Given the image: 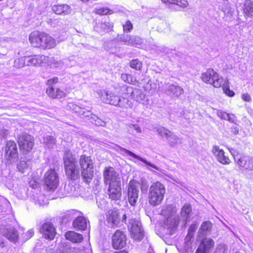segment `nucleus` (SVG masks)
I'll use <instances>...</instances> for the list:
<instances>
[{"label":"nucleus","instance_id":"1","mask_svg":"<svg viewBox=\"0 0 253 253\" xmlns=\"http://www.w3.org/2000/svg\"><path fill=\"white\" fill-rule=\"evenodd\" d=\"M103 181L107 186V194L111 201L121 200L122 187L119 173L112 167H106L103 171Z\"/></svg>","mask_w":253,"mask_h":253},{"label":"nucleus","instance_id":"2","mask_svg":"<svg viewBox=\"0 0 253 253\" xmlns=\"http://www.w3.org/2000/svg\"><path fill=\"white\" fill-rule=\"evenodd\" d=\"M28 40L31 47L42 50H49L56 46L55 39L49 34L35 30L29 35Z\"/></svg>","mask_w":253,"mask_h":253},{"label":"nucleus","instance_id":"3","mask_svg":"<svg viewBox=\"0 0 253 253\" xmlns=\"http://www.w3.org/2000/svg\"><path fill=\"white\" fill-rule=\"evenodd\" d=\"M63 161L67 177L72 180L78 179L80 177V171L77 165V160L70 150L64 151Z\"/></svg>","mask_w":253,"mask_h":253},{"label":"nucleus","instance_id":"4","mask_svg":"<svg viewBox=\"0 0 253 253\" xmlns=\"http://www.w3.org/2000/svg\"><path fill=\"white\" fill-rule=\"evenodd\" d=\"M166 193V189L164 184L159 181L153 182L148 194L149 204L154 207L160 205L164 199Z\"/></svg>","mask_w":253,"mask_h":253},{"label":"nucleus","instance_id":"5","mask_svg":"<svg viewBox=\"0 0 253 253\" xmlns=\"http://www.w3.org/2000/svg\"><path fill=\"white\" fill-rule=\"evenodd\" d=\"M81 173L83 181L89 184L94 177V162L90 156L83 154L79 160Z\"/></svg>","mask_w":253,"mask_h":253},{"label":"nucleus","instance_id":"6","mask_svg":"<svg viewBox=\"0 0 253 253\" xmlns=\"http://www.w3.org/2000/svg\"><path fill=\"white\" fill-rule=\"evenodd\" d=\"M59 82V78L57 77H53L46 81L45 84L47 87L45 92L49 98L60 99L67 96L68 93L62 88L55 86V84Z\"/></svg>","mask_w":253,"mask_h":253},{"label":"nucleus","instance_id":"7","mask_svg":"<svg viewBox=\"0 0 253 253\" xmlns=\"http://www.w3.org/2000/svg\"><path fill=\"white\" fill-rule=\"evenodd\" d=\"M201 79L203 83L209 84L215 88H220L224 83L225 79L220 76L212 68H208L202 73Z\"/></svg>","mask_w":253,"mask_h":253},{"label":"nucleus","instance_id":"8","mask_svg":"<svg viewBox=\"0 0 253 253\" xmlns=\"http://www.w3.org/2000/svg\"><path fill=\"white\" fill-rule=\"evenodd\" d=\"M105 218L108 226L112 228L119 227L122 223H126V214L122 215L117 208L108 210L105 214Z\"/></svg>","mask_w":253,"mask_h":253},{"label":"nucleus","instance_id":"9","mask_svg":"<svg viewBox=\"0 0 253 253\" xmlns=\"http://www.w3.org/2000/svg\"><path fill=\"white\" fill-rule=\"evenodd\" d=\"M17 142L21 153L23 155H27L31 152L35 145L34 137L28 133H21L18 135Z\"/></svg>","mask_w":253,"mask_h":253},{"label":"nucleus","instance_id":"10","mask_svg":"<svg viewBox=\"0 0 253 253\" xmlns=\"http://www.w3.org/2000/svg\"><path fill=\"white\" fill-rule=\"evenodd\" d=\"M228 150L232 155L235 163L240 168L250 170H253V159L239 154L235 148H229Z\"/></svg>","mask_w":253,"mask_h":253},{"label":"nucleus","instance_id":"11","mask_svg":"<svg viewBox=\"0 0 253 253\" xmlns=\"http://www.w3.org/2000/svg\"><path fill=\"white\" fill-rule=\"evenodd\" d=\"M127 240L125 232L121 229H117L111 237L112 248L116 250H122L126 245Z\"/></svg>","mask_w":253,"mask_h":253},{"label":"nucleus","instance_id":"12","mask_svg":"<svg viewBox=\"0 0 253 253\" xmlns=\"http://www.w3.org/2000/svg\"><path fill=\"white\" fill-rule=\"evenodd\" d=\"M4 152L5 159L9 163H11L19 158L18 147L14 140H9L6 142Z\"/></svg>","mask_w":253,"mask_h":253},{"label":"nucleus","instance_id":"13","mask_svg":"<svg viewBox=\"0 0 253 253\" xmlns=\"http://www.w3.org/2000/svg\"><path fill=\"white\" fill-rule=\"evenodd\" d=\"M43 182L50 190H54L59 184V178L55 169H50L44 173Z\"/></svg>","mask_w":253,"mask_h":253},{"label":"nucleus","instance_id":"14","mask_svg":"<svg viewBox=\"0 0 253 253\" xmlns=\"http://www.w3.org/2000/svg\"><path fill=\"white\" fill-rule=\"evenodd\" d=\"M138 184L139 182L136 180L131 179L127 185L126 197L128 203L132 206H135L138 200Z\"/></svg>","mask_w":253,"mask_h":253},{"label":"nucleus","instance_id":"15","mask_svg":"<svg viewBox=\"0 0 253 253\" xmlns=\"http://www.w3.org/2000/svg\"><path fill=\"white\" fill-rule=\"evenodd\" d=\"M40 232L42 237L48 241L53 240L56 235V229L52 223L45 222L40 228Z\"/></svg>","mask_w":253,"mask_h":253},{"label":"nucleus","instance_id":"16","mask_svg":"<svg viewBox=\"0 0 253 253\" xmlns=\"http://www.w3.org/2000/svg\"><path fill=\"white\" fill-rule=\"evenodd\" d=\"M27 57L29 66H42L43 64L48 63L49 60V57L43 54H35Z\"/></svg>","mask_w":253,"mask_h":253},{"label":"nucleus","instance_id":"17","mask_svg":"<svg viewBox=\"0 0 253 253\" xmlns=\"http://www.w3.org/2000/svg\"><path fill=\"white\" fill-rule=\"evenodd\" d=\"M51 10L56 15L67 16L72 13L73 9L70 5L66 3H57L51 6Z\"/></svg>","mask_w":253,"mask_h":253},{"label":"nucleus","instance_id":"18","mask_svg":"<svg viewBox=\"0 0 253 253\" xmlns=\"http://www.w3.org/2000/svg\"><path fill=\"white\" fill-rule=\"evenodd\" d=\"M212 152L216 157L218 162L224 165H229L231 161L229 157L225 155L224 150L220 149L217 146L214 145L212 147Z\"/></svg>","mask_w":253,"mask_h":253},{"label":"nucleus","instance_id":"19","mask_svg":"<svg viewBox=\"0 0 253 253\" xmlns=\"http://www.w3.org/2000/svg\"><path fill=\"white\" fill-rule=\"evenodd\" d=\"M214 245V242L212 239L205 238L201 241L195 253H208V251L213 248Z\"/></svg>","mask_w":253,"mask_h":253},{"label":"nucleus","instance_id":"20","mask_svg":"<svg viewBox=\"0 0 253 253\" xmlns=\"http://www.w3.org/2000/svg\"><path fill=\"white\" fill-rule=\"evenodd\" d=\"M72 226L77 230H85L87 228L85 218L83 216H77L73 221Z\"/></svg>","mask_w":253,"mask_h":253},{"label":"nucleus","instance_id":"21","mask_svg":"<svg viewBox=\"0 0 253 253\" xmlns=\"http://www.w3.org/2000/svg\"><path fill=\"white\" fill-rule=\"evenodd\" d=\"M242 12L245 17L253 18V0H245L242 7Z\"/></svg>","mask_w":253,"mask_h":253},{"label":"nucleus","instance_id":"22","mask_svg":"<svg viewBox=\"0 0 253 253\" xmlns=\"http://www.w3.org/2000/svg\"><path fill=\"white\" fill-rule=\"evenodd\" d=\"M65 239L74 243H80L83 240V236L81 234L74 231H68L65 234Z\"/></svg>","mask_w":253,"mask_h":253},{"label":"nucleus","instance_id":"23","mask_svg":"<svg viewBox=\"0 0 253 253\" xmlns=\"http://www.w3.org/2000/svg\"><path fill=\"white\" fill-rule=\"evenodd\" d=\"M120 94L125 99L132 97L134 95L133 88L126 85H124L121 88Z\"/></svg>","mask_w":253,"mask_h":253},{"label":"nucleus","instance_id":"24","mask_svg":"<svg viewBox=\"0 0 253 253\" xmlns=\"http://www.w3.org/2000/svg\"><path fill=\"white\" fill-rule=\"evenodd\" d=\"M4 236L9 241L16 242L18 239L19 235L15 229H9L5 233Z\"/></svg>","mask_w":253,"mask_h":253},{"label":"nucleus","instance_id":"25","mask_svg":"<svg viewBox=\"0 0 253 253\" xmlns=\"http://www.w3.org/2000/svg\"><path fill=\"white\" fill-rule=\"evenodd\" d=\"M121 79L126 83L134 84L138 83L137 80L132 75L128 73H122L121 75Z\"/></svg>","mask_w":253,"mask_h":253},{"label":"nucleus","instance_id":"26","mask_svg":"<svg viewBox=\"0 0 253 253\" xmlns=\"http://www.w3.org/2000/svg\"><path fill=\"white\" fill-rule=\"evenodd\" d=\"M93 12L96 14L103 16L112 14L113 11L107 7H96L94 9Z\"/></svg>","mask_w":253,"mask_h":253},{"label":"nucleus","instance_id":"27","mask_svg":"<svg viewBox=\"0 0 253 253\" xmlns=\"http://www.w3.org/2000/svg\"><path fill=\"white\" fill-rule=\"evenodd\" d=\"M27 59V56H25L15 59L14 62V67L17 68H22L26 66H28Z\"/></svg>","mask_w":253,"mask_h":253},{"label":"nucleus","instance_id":"28","mask_svg":"<svg viewBox=\"0 0 253 253\" xmlns=\"http://www.w3.org/2000/svg\"><path fill=\"white\" fill-rule=\"evenodd\" d=\"M129 66L131 69L140 71L143 68V63L138 59H133L129 62Z\"/></svg>","mask_w":253,"mask_h":253},{"label":"nucleus","instance_id":"29","mask_svg":"<svg viewBox=\"0 0 253 253\" xmlns=\"http://www.w3.org/2000/svg\"><path fill=\"white\" fill-rule=\"evenodd\" d=\"M113 30V24L108 21L100 23V32L104 33H109Z\"/></svg>","mask_w":253,"mask_h":253},{"label":"nucleus","instance_id":"30","mask_svg":"<svg viewBox=\"0 0 253 253\" xmlns=\"http://www.w3.org/2000/svg\"><path fill=\"white\" fill-rule=\"evenodd\" d=\"M106 104L114 106H120V99L118 96L110 93L108 100H106Z\"/></svg>","mask_w":253,"mask_h":253},{"label":"nucleus","instance_id":"31","mask_svg":"<svg viewBox=\"0 0 253 253\" xmlns=\"http://www.w3.org/2000/svg\"><path fill=\"white\" fill-rule=\"evenodd\" d=\"M67 107L69 111L78 114H82L83 112L82 108L73 102L68 103Z\"/></svg>","mask_w":253,"mask_h":253},{"label":"nucleus","instance_id":"32","mask_svg":"<svg viewBox=\"0 0 253 253\" xmlns=\"http://www.w3.org/2000/svg\"><path fill=\"white\" fill-rule=\"evenodd\" d=\"M176 5L180 8H185L188 5L187 0H172L171 5Z\"/></svg>","mask_w":253,"mask_h":253},{"label":"nucleus","instance_id":"33","mask_svg":"<svg viewBox=\"0 0 253 253\" xmlns=\"http://www.w3.org/2000/svg\"><path fill=\"white\" fill-rule=\"evenodd\" d=\"M220 87H222L224 92L227 94L228 96L230 97H232L234 96L235 93L233 90H231L229 89V84H228V81L227 80L225 79V82L224 83V84L221 86Z\"/></svg>","mask_w":253,"mask_h":253},{"label":"nucleus","instance_id":"34","mask_svg":"<svg viewBox=\"0 0 253 253\" xmlns=\"http://www.w3.org/2000/svg\"><path fill=\"white\" fill-rule=\"evenodd\" d=\"M170 91L173 94H175L176 96H178L183 93V90L179 86L171 85L170 88Z\"/></svg>","mask_w":253,"mask_h":253},{"label":"nucleus","instance_id":"35","mask_svg":"<svg viewBox=\"0 0 253 253\" xmlns=\"http://www.w3.org/2000/svg\"><path fill=\"white\" fill-rule=\"evenodd\" d=\"M110 94V93L108 91L101 90L99 93V97L103 102L106 104V100H108Z\"/></svg>","mask_w":253,"mask_h":253},{"label":"nucleus","instance_id":"36","mask_svg":"<svg viewBox=\"0 0 253 253\" xmlns=\"http://www.w3.org/2000/svg\"><path fill=\"white\" fill-rule=\"evenodd\" d=\"M123 28L124 32H129L133 29V25L129 20H127L123 25Z\"/></svg>","mask_w":253,"mask_h":253},{"label":"nucleus","instance_id":"37","mask_svg":"<svg viewBox=\"0 0 253 253\" xmlns=\"http://www.w3.org/2000/svg\"><path fill=\"white\" fill-rule=\"evenodd\" d=\"M211 227L212 224L210 221H205L202 224L201 229L204 231H210Z\"/></svg>","mask_w":253,"mask_h":253},{"label":"nucleus","instance_id":"38","mask_svg":"<svg viewBox=\"0 0 253 253\" xmlns=\"http://www.w3.org/2000/svg\"><path fill=\"white\" fill-rule=\"evenodd\" d=\"M28 168L27 162L24 161H20L17 165V168L19 171L24 172L25 169Z\"/></svg>","mask_w":253,"mask_h":253},{"label":"nucleus","instance_id":"39","mask_svg":"<svg viewBox=\"0 0 253 253\" xmlns=\"http://www.w3.org/2000/svg\"><path fill=\"white\" fill-rule=\"evenodd\" d=\"M196 229V225L195 224H191L189 229H188V233L186 236V238H188L189 240H190L193 237V233L195 231Z\"/></svg>","mask_w":253,"mask_h":253},{"label":"nucleus","instance_id":"40","mask_svg":"<svg viewBox=\"0 0 253 253\" xmlns=\"http://www.w3.org/2000/svg\"><path fill=\"white\" fill-rule=\"evenodd\" d=\"M182 211L187 215H188L192 211L191 206L190 204H185L182 209Z\"/></svg>","mask_w":253,"mask_h":253},{"label":"nucleus","instance_id":"41","mask_svg":"<svg viewBox=\"0 0 253 253\" xmlns=\"http://www.w3.org/2000/svg\"><path fill=\"white\" fill-rule=\"evenodd\" d=\"M143 235L141 232H138V233L132 232L131 237L134 240H139L143 238Z\"/></svg>","mask_w":253,"mask_h":253},{"label":"nucleus","instance_id":"42","mask_svg":"<svg viewBox=\"0 0 253 253\" xmlns=\"http://www.w3.org/2000/svg\"><path fill=\"white\" fill-rule=\"evenodd\" d=\"M160 133H161V135H165L167 137H169L170 136L171 132L169 130L163 127L160 128Z\"/></svg>","mask_w":253,"mask_h":253},{"label":"nucleus","instance_id":"43","mask_svg":"<svg viewBox=\"0 0 253 253\" xmlns=\"http://www.w3.org/2000/svg\"><path fill=\"white\" fill-rule=\"evenodd\" d=\"M218 116L222 119L226 120L227 117H228V113L223 111H219L217 112Z\"/></svg>","mask_w":253,"mask_h":253},{"label":"nucleus","instance_id":"44","mask_svg":"<svg viewBox=\"0 0 253 253\" xmlns=\"http://www.w3.org/2000/svg\"><path fill=\"white\" fill-rule=\"evenodd\" d=\"M242 98L245 101L250 102L251 101V97L250 95L248 93L243 94L242 95Z\"/></svg>","mask_w":253,"mask_h":253},{"label":"nucleus","instance_id":"45","mask_svg":"<svg viewBox=\"0 0 253 253\" xmlns=\"http://www.w3.org/2000/svg\"><path fill=\"white\" fill-rule=\"evenodd\" d=\"M226 120L232 123H234L236 120V117L234 114H228V117Z\"/></svg>","mask_w":253,"mask_h":253},{"label":"nucleus","instance_id":"46","mask_svg":"<svg viewBox=\"0 0 253 253\" xmlns=\"http://www.w3.org/2000/svg\"><path fill=\"white\" fill-rule=\"evenodd\" d=\"M122 150L124 152H125L126 154L128 155L129 156H131L134 158H137V156L135 154L132 153V152H131L128 150H126L125 148H123Z\"/></svg>","mask_w":253,"mask_h":253},{"label":"nucleus","instance_id":"47","mask_svg":"<svg viewBox=\"0 0 253 253\" xmlns=\"http://www.w3.org/2000/svg\"><path fill=\"white\" fill-rule=\"evenodd\" d=\"M231 131L234 134H236L238 133L239 130L236 126L231 127Z\"/></svg>","mask_w":253,"mask_h":253},{"label":"nucleus","instance_id":"48","mask_svg":"<svg viewBox=\"0 0 253 253\" xmlns=\"http://www.w3.org/2000/svg\"><path fill=\"white\" fill-rule=\"evenodd\" d=\"M161 1L165 4L168 5H171L172 0H161Z\"/></svg>","mask_w":253,"mask_h":253},{"label":"nucleus","instance_id":"49","mask_svg":"<svg viewBox=\"0 0 253 253\" xmlns=\"http://www.w3.org/2000/svg\"><path fill=\"white\" fill-rule=\"evenodd\" d=\"M114 253H128V252L125 250H121L119 251L115 252Z\"/></svg>","mask_w":253,"mask_h":253},{"label":"nucleus","instance_id":"50","mask_svg":"<svg viewBox=\"0 0 253 253\" xmlns=\"http://www.w3.org/2000/svg\"><path fill=\"white\" fill-rule=\"evenodd\" d=\"M144 187H145V189H146L147 188L148 186H147V184H145Z\"/></svg>","mask_w":253,"mask_h":253},{"label":"nucleus","instance_id":"51","mask_svg":"<svg viewBox=\"0 0 253 253\" xmlns=\"http://www.w3.org/2000/svg\"><path fill=\"white\" fill-rule=\"evenodd\" d=\"M144 185H142V186L141 187V190L142 191L143 190V187Z\"/></svg>","mask_w":253,"mask_h":253},{"label":"nucleus","instance_id":"52","mask_svg":"<svg viewBox=\"0 0 253 253\" xmlns=\"http://www.w3.org/2000/svg\"><path fill=\"white\" fill-rule=\"evenodd\" d=\"M73 211H74L75 212H78V211H76V210H73Z\"/></svg>","mask_w":253,"mask_h":253}]
</instances>
